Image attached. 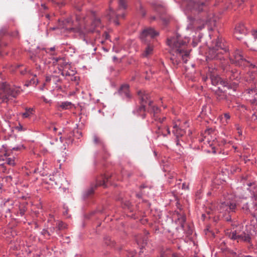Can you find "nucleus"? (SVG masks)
Masks as SVG:
<instances>
[{
	"label": "nucleus",
	"instance_id": "f257e3e1",
	"mask_svg": "<svg viewBox=\"0 0 257 257\" xmlns=\"http://www.w3.org/2000/svg\"><path fill=\"white\" fill-rule=\"evenodd\" d=\"M244 0H180L178 3L186 15L190 12H203L205 18H196L188 17L190 23L186 29L188 30L200 31L207 26L209 30L216 26L218 18L213 14H209L208 11L212 6H218L220 8L227 10L231 6H241Z\"/></svg>",
	"mask_w": 257,
	"mask_h": 257
},
{
	"label": "nucleus",
	"instance_id": "f03ea898",
	"mask_svg": "<svg viewBox=\"0 0 257 257\" xmlns=\"http://www.w3.org/2000/svg\"><path fill=\"white\" fill-rule=\"evenodd\" d=\"M190 41L189 37L183 38L176 33L168 37L167 44L170 48V61L174 68L181 66L182 62L186 63L189 57L190 50L187 49Z\"/></svg>",
	"mask_w": 257,
	"mask_h": 257
},
{
	"label": "nucleus",
	"instance_id": "7ed1b4c3",
	"mask_svg": "<svg viewBox=\"0 0 257 257\" xmlns=\"http://www.w3.org/2000/svg\"><path fill=\"white\" fill-rule=\"evenodd\" d=\"M91 20L90 24L87 22V17L82 16L76 15V21L78 26L76 28L72 27V30L79 34L80 38L86 42L87 44H92L91 41H88L86 35L90 33H99L98 28L102 27L100 18L96 17V14L94 12H91Z\"/></svg>",
	"mask_w": 257,
	"mask_h": 257
},
{
	"label": "nucleus",
	"instance_id": "20e7f679",
	"mask_svg": "<svg viewBox=\"0 0 257 257\" xmlns=\"http://www.w3.org/2000/svg\"><path fill=\"white\" fill-rule=\"evenodd\" d=\"M111 1L109 2L108 9L107 10L104 17L107 18L110 22H112L115 25L120 24L119 19H124L125 16V10L127 8L126 0H119L118 7L116 11H114L111 6Z\"/></svg>",
	"mask_w": 257,
	"mask_h": 257
},
{
	"label": "nucleus",
	"instance_id": "39448f33",
	"mask_svg": "<svg viewBox=\"0 0 257 257\" xmlns=\"http://www.w3.org/2000/svg\"><path fill=\"white\" fill-rule=\"evenodd\" d=\"M228 49L227 47L222 43L221 38L217 39L213 41L209 47L207 59L224 60L225 57H228Z\"/></svg>",
	"mask_w": 257,
	"mask_h": 257
},
{
	"label": "nucleus",
	"instance_id": "423d86ee",
	"mask_svg": "<svg viewBox=\"0 0 257 257\" xmlns=\"http://www.w3.org/2000/svg\"><path fill=\"white\" fill-rule=\"evenodd\" d=\"M159 32L153 28L149 27L145 28L140 35L142 42L147 45L142 56L143 57H148L152 54L154 50L153 42L155 38L159 35Z\"/></svg>",
	"mask_w": 257,
	"mask_h": 257
},
{
	"label": "nucleus",
	"instance_id": "0eeeda50",
	"mask_svg": "<svg viewBox=\"0 0 257 257\" xmlns=\"http://www.w3.org/2000/svg\"><path fill=\"white\" fill-rule=\"evenodd\" d=\"M21 92V88L15 86H10L3 81H0V99L3 102L16 97Z\"/></svg>",
	"mask_w": 257,
	"mask_h": 257
},
{
	"label": "nucleus",
	"instance_id": "6e6552de",
	"mask_svg": "<svg viewBox=\"0 0 257 257\" xmlns=\"http://www.w3.org/2000/svg\"><path fill=\"white\" fill-rule=\"evenodd\" d=\"M236 208L235 198L233 195L228 194L224 197L217 206V210L220 212H234Z\"/></svg>",
	"mask_w": 257,
	"mask_h": 257
},
{
	"label": "nucleus",
	"instance_id": "1a4fd4ad",
	"mask_svg": "<svg viewBox=\"0 0 257 257\" xmlns=\"http://www.w3.org/2000/svg\"><path fill=\"white\" fill-rule=\"evenodd\" d=\"M230 61L234 64L236 66H251L252 68H254L255 66L250 63L244 58L242 51L239 49L235 50L232 53V56H229Z\"/></svg>",
	"mask_w": 257,
	"mask_h": 257
},
{
	"label": "nucleus",
	"instance_id": "9d476101",
	"mask_svg": "<svg viewBox=\"0 0 257 257\" xmlns=\"http://www.w3.org/2000/svg\"><path fill=\"white\" fill-rule=\"evenodd\" d=\"M226 235L232 240H236L238 242L242 241L248 243L249 244V248L253 246V244L251 243L250 235L247 232L243 231L241 233H238L237 232L236 230H234L227 232Z\"/></svg>",
	"mask_w": 257,
	"mask_h": 257
},
{
	"label": "nucleus",
	"instance_id": "9b49d317",
	"mask_svg": "<svg viewBox=\"0 0 257 257\" xmlns=\"http://www.w3.org/2000/svg\"><path fill=\"white\" fill-rule=\"evenodd\" d=\"M108 177L106 175H102L100 179H97L95 184H91L89 188L84 191L82 195L83 199H86L91 196L94 192V189L97 186H103L106 187V182L108 181Z\"/></svg>",
	"mask_w": 257,
	"mask_h": 257
},
{
	"label": "nucleus",
	"instance_id": "f8f14e48",
	"mask_svg": "<svg viewBox=\"0 0 257 257\" xmlns=\"http://www.w3.org/2000/svg\"><path fill=\"white\" fill-rule=\"evenodd\" d=\"M0 160L5 161L11 166H14L18 161L13 153L10 151H6V148L0 150Z\"/></svg>",
	"mask_w": 257,
	"mask_h": 257
},
{
	"label": "nucleus",
	"instance_id": "ddd939ff",
	"mask_svg": "<svg viewBox=\"0 0 257 257\" xmlns=\"http://www.w3.org/2000/svg\"><path fill=\"white\" fill-rule=\"evenodd\" d=\"M251 202H246L242 204L241 210L246 214H250L254 217L257 215V201L252 199Z\"/></svg>",
	"mask_w": 257,
	"mask_h": 257
},
{
	"label": "nucleus",
	"instance_id": "4468645a",
	"mask_svg": "<svg viewBox=\"0 0 257 257\" xmlns=\"http://www.w3.org/2000/svg\"><path fill=\"white\" fill-rule=\"evenodd\" d=\"M149 106L150 108L148 110V113L151 114L152 118L154 119L155 121L160 123H163L166 119V117H163L161 118L160 117L161 109L157 106H152L151 101L149 102Z\"/></svg>",
	"mask_w": 257,
	"mask_h": 257
},
{
	"label": "nucleus",
	"instance_id": "2eb2a0df",
	"mask_svg": "<svg viewBox=\"0 0 257 257\" xmlns=\"http://www.w3.org/2000/svg\"><path fill=\"white\" fill-rule=\"evenodd\" d=\"M248 100L253 105L257 106V87L249 88L245 90Z\"/></svg>",
	"mask_w": 257,
	"mask_h": 257
},
{
	"label": "nucleus",
	"instance_id": "dca6fc26",
	"mask_svg": "<svg viewBox=\"0 0 257 257\" xmlns=\"http://www.w3.org/2000/svg\"><path fill=\"white\" fill-rule=\"evenodd\" d=\"M138 95L141 104H143L145 105L146 104L148 103V108H147V112H148V110L150 108L149 106L150 101L151 102L152 106H154L153 104V101L150 100V96L149 94L145 91L140 90L138 92Z\"/></svg>",
	"mask_w": 257,
	"mask_h": 257
},
{
	"label": "nucleus",
	"instance_id": "f3484780",
	"mask_svg": "<svg viewBox=\"0 0 257 257\" xmlns=\"http://www.w3.org/2000/svg\"><path fill=\"white\" fill-rule=\"evenodd\" d=\"M154 10L160 15L165 14L166 9L165 5L159 1H154L150 3Z\"/></svg>",
	"mask_w": 257,
	"mask_h": 257
},
{
	"label": "nucleus",
	"instance_id": "a211bd4d",
	"mask_svg": "<svg viewBox=\"0 0 257 257\" xmlns=\"http://www.w3.org/2000/svg\"><path fill=\"white\" fill-rule=\"evenodd\" d=\"M247 33L248 30L242 23H239L235 27L234 34L237 39L240 40L242 38V37L238 36V35L245 36Z\"/></svg>",
	"mask_w": 257,
	"mask_h": 257
},
{
	"label": "nucleus",
	"instance_id": "6ab92c4d",
	"mask_svg": "<svg viewBox=\"0 0 257 257\" xmlns=\"http://www.w3.org/2000/svg\"><path fill=\"white\" fill-rule=\"evenodd\" d=\"M210 89L214 92L217 101H221L226 100L227 95L225 93V91L221 89L220 86L217 87H212Z\"/></svg>",
	"mask_w": 257,
	"mask_h": 257
},
{
	"label": "nucleus",
	"instance_id": "aec40b11",
	"mask_svg": "<svg viewBox=\"0 0 257 257\" xmlns=\"http://www.w3.org/2000/svg\"><path fill=\"white\" fill-rule=\"evenodd\" d=\"M247 190L251 193V198L257 201V182H252L246 183Z\"/></svg>",
	"mask_w": 257,
	"mask_h": 257
},
{
	"label": "nucleus",
	"instance_id": "412c9836",
	"mask_svg": "<svg viewBox=\"0 0 257 257\" xmlns=\"http://www.w3.org/2000/svg\"><path fill=\"white\" fill-rule=\"evenodd\" d=\"M118 93L124 99H128L131 98V95L129 91V86L127 84L122 85L119 89Z\"/></svg>",
	"mask_w": 257,
	"mask_h": 257
},
{
	"label": "nucleus",
	"instance_id": "4be33fe9",
	"mask_svg": "<svg viewBox=\"0 0 257 257\" xmlns=\"http://www.w3.org/2000/svg\"><path fill=\"white\" fill-rule=\"evenodd\" d=\"M133 113L137 116H141L143 119L146 117L147 110L145 105L141 104L140 106H137L133 111Z\"/></svg>",
	"mask_w": 257,
	"mask_h": 257
},
{
	"label": "nucleus",
	"instance_id": "5701e85b",
	"mask_svg": "<svg viewBox=\"0 0 257 257\" xmlns=\"http://www.w3.org/2000/svg\"><path fill=\"white\" fill-rule=\"evenodd\" d=\"M35 108L34 107H26L25 111L22 113V116L24 118H30L35 115Z\"/></svg>",
	"mask_w": 257,
	"mask_h": 257
},
{
	"label": "nucleus",
	"instance_id": "b1692460",
	"mask_svg": "<svg viewBox=\"0 0 257 257\" xmlns=\"http://www.w3.org/2000/svg\"><path fill=\"white\" fill-rule=\"evenodd\" d=\"M210 81L212 85L214 87H218L219 85L223 86V80H221V78L218 75H211L210 76Z\"/></svg>",
	"mask_w": 257,
	"mask_h": 257
},
{
	"label": "nucleus",
	"instance_id": "393cba45",
	"mask_svg": "<svg viewBox=\"0 0 257 257\" xmlns=\"http://www.w3.org/2000/svg\"><path fill=\"white\" fill-rule=\"evenodd\" d=\"M172 133L176 137V138H179L182 137L185 133L184 130L179 128L177 124H175L173 126V129Z\"/></svg>",
	"mask_w": 257,
	"mask_h": 257
},
{
	"label": "nucleus",
	"instance_id": "a878e982",
	"mask_svg": "<svg viewBox=\"0 0 257 257\" xmlns=\"http://www.w3.org/2000/svg\"><path fill=\"white\" fill-rule=\"evenodd\" d=\"M177 219L176 220V223L179 224L181 227L184 230L186 222V217L185 216L181 213L177 214Z\"/></svg>",
	"mask_w": 257,
	"mask_h": 257
},
{
	"label": "nucleus",
	"instance_id": "bb28decb",
	"mask_svg": "<svg viewBox=\"0 0 257 257\" xmlns=\"http://www.w3.org/2000/svg\"><path fill=\"white\" fill-rule=\"evenodd\" d=\"M222 86L226 87L227 89H231L235 91L237 87V84L235 82L224 81Z\"/></svg>",
	"mask_w": 257,
	"mask_h": 257
},
{
	"label": "nucleus",
	"instance_id": "cd10ccee",
	"mask_svg": "<svg viewBox=\"0 0 257 257\" xmlns=\"http://www.w3.org/2000/svg\"><path fill=\"white\" fill-rule=\"evenodd\" d=\"M166 127H164L162 125H159L157 124L156 130L155 132L158 134V136H163L164 137L167 136V134L165 133Z\"/></svg>",
	"mask_w": 257,
	"mask_h": 257
},
{
	"label": "nucleus",
	"instance_id": "c85d7f7f",
	"mask_svg": "<svg viewBox=\"0 0 257 257\" xmlns=\"http://www.w3.org/2000/svg\"><path fill=\"white\" fill-rule=\"evenodd\" d=\"M67 225L61 221H57L56 223V228H57L56 232L58 234H59V231L66 228Z\"/></svg>",
	"mask_w": 257,
	"mask_h": 257
},
{
	"label": "nucleus",
	"instance_id": "c756f323",
	"mask_svg": "<svg viewBox=\"0 0 257 257\" xmlns=\"http://www.w3.org/2000/svg\"><path fill=\"white\" fill-rule=\"evenodd\" d=\"M72 103L69 101L62 102L59 106L63 109H67L71 108Z\"/></svg>",
	"mask_w": 257,
	"mask_h": 257
},
{
	"label": "nucleus",
	"instance_id": "7c9ffc66",
	"mask_svg": "<svg viewBox=\"0 0 257 257\" xmlns=\"http://www.w3.org/2000/svg\"><path fill=\"white\" fill-rule=\"evenodd\" d=\"M138 12L142 15L143 17H145L146 15V12L145 9L144 8L141 2H139V8H137Z\"/></svg>",
	"mask_w": 257,
	"mask_h": 257
},
{
	"label": "nucleus",
	"instance_id": "2f4dec72",
	"mask_svg": "<svg viewBox=\"0 0 257 257\" xmlns=\"http://www.w3.org/2000/svg\"><path fill=\"white\" fill-rule=\"evenodd\" d=\"M160 257H182L181 256H179L176 254L171 253V252L169 251L163 252L161 254Z\"/></svg>",
	"mask_w": 257,
	"mask_h": 257
},
{
	"label": "nucleus",
	"instance_id": "473e14b6",
	"mask_svg": "<svg viewBox=\"0 0 257 257\" xmlns=\"http://www.w3.org/2000/svg\"><path fill=\"white\" fill-rule=\"evenodd\" d=\"M93 141L95 144L100 145L103 148H104L103 142L97 136H93Z\"/></svg>",
	"mask_w": 257,
	"mask_h": 257
},
{
	"label": "nucleus",
	"instance_id": "72a5a7b5",
	"mask_svg": "<svg viewBox=\"0 0 257 257\" xmlns=\"http://www.w3.org/2000/svg\"><path fill=\"white\" fill-rule=\"evenodd\" d=\"M24 148V147L23 145H18V146H17L16 147H10L9 149L6 150V151H10V152H12V151H20L21 149H23Z\"/></svg>",
	"mask_w": 257,
	"mask_h": 257
},
{
	"label": "nucleus",
	"instance_id": "f704fd0d",
	"mask_svg": "<svg viewBox=\"0 0 257 257\" xmlns=\"http://www.w3.org/2000/svg\"><path fill=\"white\" fill-rule=\"evenodd\" d=\"M104 242L107 246H112L114 245L113 241L109 236H107L104 238Z\"/></svg>",
	"mask_w": 257,
	"mask_h": 257
},
{
	"label": "nucleus",
	"instance_id": "c9c22d12",
	"mask_svg": "<svg viewBox=\"0 0 257 257\" xmlns=\"http://www.w3.org/2000/svg\"><path fill=\"white\" fill-rule=\"evenodd\" d=\"M125 254L127 257H136V251L134 250H129L125 251Z\"/></svg>",
	"mask_w": 257,
	"mask_h": 257
},
{
	"label": "nucleus",
	"instance_id": "e433bc0d",
	"mask_svg": "<svg viewBox=\"0 0 257 257\" xmlns=\"http://www.w3.org/2000/svg\"><path fill=\"white\" fill-rule=\"evenodd\" d=\"M55 47H51L50 48H48V49H46L45 48H42L41 49V51H42V52L43 54L44 52H45L46 53H49L50 51H55Z\"/></svg>",
	"mask_w": 257,
	"mask_h": 257
},
{
	"label": "nucleus",
	"instance_id": "4c0bfd02",
	"mask_svg": "<svg viewBox=\"0 0 257 257\" xmlns=\"http://www.w3.org/2000/svg\"><path fill=\"white\" fill-rule=\"evenodd\" d=\"M250 120L253 122L257 123V114L256 113H255L254 112L252 114V115L250 117Z\"/></svg>",
	"mask_w": 257,
	"mask_h": 257
},
{
	"label": "nucleus",
	"instance_id": "58836bf2",
	"mask_svg": "<svg viewBox=\"0 0 257 257\" xmlns=\"http://www.w3.org/2000/svg\"><path fill=\"white\" fill-rule=\"evenodd\" d=\"M29 81L31 84V85H33L36 86V85H37V84L38 83V79H35V78H33L31 79V80H29Z\"/></svg>",
	"mask_w": 257,
	"mask_h": 257
},
{
	"label": "nucleus",
	"instance_id": "ea45409f",
	"mask_svg": "<svg viewBox=\"0 0 257 257\" xmlns=\"http://www.w3.org/2000/svg\"><path fill=\"white\" fill-rule=\"evenodd\" d=\"M27 72L31 75L32 74L31 73V71L30 70L28 71L26 68H25L24 70H22L20 71V73H21V75H25L27 73Z\"/></svg>",
	"mask_w": 257,
	"mask_h": 257
},
{
	"label": "nucleus",
	"instance_id": "a19ab883",
	"mask_svg": "<svg viewBox=\"0 0 257 257\" xmlns=\"http://www.w3.org/2000/svg\"><path fill=\"white\" fill-rule=\"evenodd\" d=\"M53 63L55 65L57 64L60 61H63V60H62V59L61 57H54L53 58Z\"/></svg>",
	"mask_w": 257,
	"mask_h": 257
},
{
	"label": "nucleus",
	"instance_id": "79ce46f5",
	"mask_svg": "<svg viewBox=\"0 0 257 257\" xmlns=\"http://www.w3.org/2000/svg\"><path fill=\"white\" fill-rule=\"evenodd\" d=\"M16 128L19 131H25L26 130V128L21 124H19V125L17 126Z\"/></svg>",
	"mask_w": 257,
	"mask_h": 257
},
{
	"label": "nucleus",
	"instance_id": "37998d69",
	"mask_svg": "<svg viewBox=\"0 0 257 257\" xmlns=\"http://www.w3.org/2000/svg\"><path fill=\"white\" fill-rule=\"evenodd\" d=\"M41 234L43 235H47L48 236L51 235L50 232L46 229H43L42 230V231H41Z\"/></svg>",
	"mask_w": 257,
	"mask_h": 257
},
{
	"label": "nucleus",
	"instance_id": "c03bdc74",
	"mask_svg": "<svg viewBox=\"0 0 257 257\" xmlns=\"http://www.w3.org/2000/svg\"><path fill=\"white\" fill-rule=\"evenodd\" d=\"M52 81L55 83L57 84V82H59L60 81V79L58 78L56 76L53 75V80Z\"/></svg>",
	"mask_w": 257,
	"mask_h": 257
},
{
	"label": "nucleus",
	"instance_id": "a18cd8bd",
	"mask_svg": "<svg viewBox=\"0 0 257 257\" xmlns=\"http://www.w3.org/2000/svg\"><path fill=\"white\" fill-rule=\"evenodd\" d=\"M251 35L253 36V39L254 40L257 39V31H256V30L252 31Z\"/></svg>",
	"mask_w": 257,
	"mask_h": 257
},
{
	"label": "nucleus",
	"instance_id": "49530a36",
	"mask_svg": "<svg viewBox=\"0 0 257 257\" xmlns=\"http://www.w3.org/2000/svg\"><path fill=\"white\" fill-rule=\"evenodd\" d=\"M160 18L164 22L165 24H167L168 23L169 20L168 19L165 18L163 16H161Z\"/></svg>",
	"mask_w": 257,
	"mask_h": 257
},
{
	"label": "nucleus",
	"instance_id": "de8ad7c7",
	"mask_svg": "<svg viewBox=\"0 0 257 257\" xmlns=\"http://www.w3.org/2000/svg\"><path fill=\"white\" fill-rule=\"evenodd\" d=\"M55 228L56 227L54 226H52L49 228L50 231H49L50 232L51 234L54 232V231H55Z\"/></svg>",
	"mask_w": 257,
	"mask_h": 257
},
{
	"label": "nucleus",
	"instance_id": "09e8293b",
	"mask_svg": "<svg viewBox=\"0 0 257 257\" xmlns=\"http://www.w3.org/2000/svg\"><path fill=\"white\" fill-rule=\"evenodd\" d=\"M175 140L176 145L177 146H181V145L180 144V139H179V138H175Z\"/></svg>",
	"mask_w": 257,
	"mask_h": 257
},
{
	"label": "nucleus",
	"instance_id": "8fccbe9b",
	"mask_svg": "<svg viewBox=\"0 0 257 257\" xmlns=\"http://www.w3.org/2000/svg\"><path fill=\"white\" fill-rule=\"evenodd\" d=\"M53 80V75L50 76H47L46 78V80L47 82Z\"/></svg>",
	"mask_w": 257,
	"mask_h": 257
},
{
	"label": "nucleus",
	"instance_id": "3c124183",
	"mask_svg": "<svg viewBox=\"0 0 257 257\" xmlns=\"http://www.w3.org/2000/svg\"><path fill=\"white\" fill-rule=\"evenodd\" d=\"M224 117L226 119H230V114L229 113H225L224 114Z\"/></svg>",
	"mask_w": 257,
	"mask_h": 257
},
{
	"label": "nucleus",
	"instance_id": "603ef678",
	"mask_svg": "<svg viewBox=\"0 0 257 257\" xmlns=\"http://www.w3.org/2000/svg\"><path fill=\"white\" fill-rule=\"evenodd\" d=\"M189 188V186L186 185L185 183H183L182 185V189H188Z\"/></svg>",
	"mask_w": 257,
	"mask_h": 257
},
{
	"label": "nucleus",
	"instance_id": "864d4df0",
	"mask_svg": "<svg viewBox=\"0 0 257 257\" xmlns=\"http://www.w3.org/2000/svg\"><path fill=\"white\" fill-rule=\"evenodd\" d=\"M49 1L52 2L53 3L56 4L58 6L60 7V4L56 2V0H48ZM62 4H61V5Z\"/></svg>",
	"mask_w": 257,
	"mask_h": 257
},
{
	"label": "nucleus",
	"instance_id": "5fc2aeb1",
	"mask_svg": "<svg viewBox=\"0 0 257 257\" xmlns=\"http://www.w3.org/2000/svg\"><path fill=\"white\" fill-rule=\"evenodd\" d=\"M225 219L227 221H230L231 220V216L230 215H228L225 217Z\"/></svg>",
	"mask_w": 257,
	"mask_h": 257
},
{
	"label": "nucleus",
	"instance_id": "6e6d98bb",
	"mask_svg": "<svg viewBox=\"0 0 257 257\" xmlns=\"http://www.w3.org/2000/svg\"><path fill=\"white\" fill-rule=\"evenodd\" d=\"M66 22L67 23H72V25H73V21L72 20V19L71 20V18H68L66 20Z\"/></svg>",
	"mask_w": 257,
	"mask_h": 257
},
{
	"label": "nucleus",
	"instance_id": "4d7b16f0",
	"mask_svg": "<svg viewBox=\"0 0 257 257\" xmlns=\"http://www.w3.org/2000/svg\"><path fill=\"white\" fill-rule=\"evenodd\" d=\"M61 74H62V75H63V76H64V75H66V76L68 75V76H70V75H71V74H70V73H69L68 72H62Z\"/></svg>",
	"mask_w": 257,
	"mask_h": 257
},
{
	"label": "nucleus",
	"instance_id": "13d9d810",
	"mask_svg": "<svg viewBox=\"0 0 257 257\" xmlns=\"http://www.w3.org/2000/svg\"><path fill=\"white\" fill-rule=\"evenodd\" d=\"M41 66H40V65H36V69L37 70H41Z\"/></svg>",
	"mask_w": 257,
	"mask_h": 257
},
{
	"label": "nucleus",
	"instance_id": "bf43d9fd",
	"mask_svg": "<svg viewBox=\"0 0 257 257\" xmlns=\"http://www.w3.org/2000/svg\"><path fill=\"white\" fill-rule=\"evenodd\" d=\"M167 134H170V131L168 127H166V131Z\"/></svg>",
	"mask_w": 257,
	"mask_h": 257
},
{
	"label": "nucleus",
	"instance_id": "052dcab7",
	"mask_svg": "<svg viewBox=\"0 0 257 257\" xmlns=\"http://www.w3.org/2000/svg\"><path fill=\"white\" fill-rule=\"evenodd\" d=\"M41 6H42V7H43V8L44 10H46L47 9V7H46V5L45 4H42L41 5Z\"/></svg>",
	"mask_w": 257,
	"mask_h": 257
},
{
	"label": "nucleus",
	"instance_id": "680f3d73",
	"mask_svg": "<svg viewBox=\"0 0 257 257\" xmlns=\"http://www.w3.org/2000/svg\"><path fill=\"white\" fill-rule=\"evenodd\" d=\"M25 85L26 86H29L31 85V84L30 83L29 81H28L27 83H26Z\"/></svg>",
	"mask_w": 257,
	"mask_h": 257
},
{
	"label": "nucleus",
	"instance_id": "e2e57ef3",
	"mask_svg": "<svg viewBox=\"0 0 257 257\" xmlns=\"http://www.w3.org/2000/svg\"><path fill=\"white\" fill-rule=\"evenodd\" d=\"M151 21H154L156 20V17L155 16H152L150 18Z\"/></svg>",
	"mask_w": 257,
	"mask_h": 257
},
{
	"label": "nucleus",
	"instance_id": "0e129e2a",
	"mask_svg": "<svg viewBox=\"0 0 257 257\" xmlns=\"http://www.w3.org/2000/svg\"><path fill=\"white\" fill-rule=\"evenodd\" d=\"M136 196L139 198H140L142 197V195L141 194H137Z\"/></svg>",
	"mask_w": 257,
	"mask_h": 257
},
{
	"label": "nucleus",
	"instance_id": "69168bd1",
	"mask_svg": "<svg viewBox=\"0 0 257 257\" xmlns=\"http://www.w3.org/2000/svg\"><path fill=\"white\" fill-rule=\"evenodd\" d=\"M206 217V215L205 214H202V218L203 219H205V217Z\"/></svg>",
	"mask_w": 257,
	"mask_h": 257
},
{
	"label": "nucleus",
	"instance_id": "338daca9",
	"mask_svg": "<svg viewBox=\"0 0 257 257\" xmlns=\"http://www.w3.org/2000/svg\"><path fill=\"white\" fill-rule=\"evenodd\" d=\"M117 57H116V56H113V60L114 61H115V60H117Z\"/></svg>",
	"mask_w": 257,
	"mask_h": 257
},
{
	"label": "nucleus",
	"instance_id": "774afa93",
	"mask_svg": "<svg viewBox=\"0 0 257 257\" xmlns=\"http://www.w3.org/2000/svg\"><path fill=\"white\" fill-rule=\"evenodd\" d=\"M147 240L146 239H143V243H147Z\"/></svg>",
	"mask_w": 257,
	"mask_h": 257
}]
</instances>
